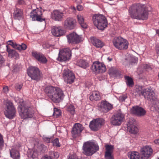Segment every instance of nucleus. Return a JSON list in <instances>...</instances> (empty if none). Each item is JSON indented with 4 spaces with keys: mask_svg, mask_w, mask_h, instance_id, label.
Returning a JSON list of instances; mask_svg holds the SVG:
<instances>
[{
    "mask_svg": "<svg viewBox=\"0 0 159 159\" xmlns=\"http://www.w3.org/2000/svg\"><path fill=\"white\" fill-rule=\"evenodd\" d=\"M105 159H114L112 153H105Z\"/></svg>",
    "mask_w": 159,
    "mask_h": 159,
    "instance_id": "44",
    "label": "nucleus"
},
{
    "mask_svg": "<svg viewBox=\"0 0 159 159\" xmlns=\"http://www.w3.org/2000/svg\"><path fill=\"white\" fill-rule=\"evenodd\" d=\"M83 127L80 123H75L73 126L72 129V133L74 137L81 133L83 129Z\"/></svg>",
    "mask_w": 159,
    "mask_h": 159,
    "instance_id": "22",
    "label": "nucleus"
},
{
    "mask_svg": "<svg viewBox=\"0 0 159 159\" xmlns=\"http://www.w3.org/2000/svg\"><path fill=\"white\" fill-rule=\"evenodd\" d=\"M156 50L157 54L159 55V43L156 46Z\"/></svg>",
    "mask_w": 159,
    "mask_h": 159,
    "instance_id": "52",
    "label": "nucleus"
},
{
    "mask_svg": "<svg viewBox=\"0 0 159 159\" xmlns=\"http://www.w3.org/2000/svg\"><path fill=\"white\" fill-rule=\"evenodd\" d=\"M90 39L92 43L97 48H102L104 45L103 42L97 38L93 37Z\"/></svg>",
    "mask_w": 159,
    "mask_h": 159,
    "instance_id": "26",
    "label": "nucleus"
},
{
    "mask_svg": "<svg viewBox=\"0 0 159 159\" xmlns=\"http://www.w3.org/2000/svg\"><path fill=\"white\" fill-rule=\"evenodd\" d=\"M67 159H78L77 156L75 154L70 155Z\"/></svg>",
    "mask_w": 159,
    "mask_h": 159,
    "instance_id": "45",
    "label": "nucleus"
},
{
    "mask_svg": "<svg viewBox=\"0 0 159 159\" xmlns=\"http://www.w3.org/2000/svg\"><path fill=\"white\" fill-rule=\"evenodd\" d=\"M18 110L21 117L24 119L31 118L33 117L34 114V109L22 102L19 104Z\"/></svg>",
    "mask_w": 159,
    "mask_h": 159,
    "instance_id": "4",
    "label": "nucleus"
},
{
    "mask_svg": "<svg viewBox=\"0 0 159 159\" xmlns=\"http://www.w3.org/2000/svg\"><path fill=\"white\" fill-rule=\"evenodd\" d=\"M127 98V95L126 94H121L117 98L120 102L124 101Z\"/></svg>",
    "mask_w": 159,
    "mask_h": 159,
    "instance_id": "40",
    "label": "nucleus"
},
{
    "mask_svg": "<svg viewBox=\"0 0 159 159\" xmlns=\"http://www.w3.org/2000/svg\"><path fill=\"white\" fill-rule=\"evenodd\" d=\"M7 51L8 53V56L12 57H13L15 59L19 57L18 54L15 50L10 49L8 45L6 46Z\"/></svg>",
    "mask_w": 159,
    "mask_h": 159,
    "instance_id": "28",
    "label": "nucleus"
},
{
    "mask_svg": "<svg viewBox=\"0 0 159 159\" xmlns=\"http://www.w3.org/2000/svg\"><path fill=\"white\" fill-rule=\"evenodd\" d=\"M140 151L141 155L147 159L152 155L153 150L151 146H146L142 148Z\"/></svg>",
    "mask_w": 159,
    "mask_h": 159,
    "instance_id": "19",
    "label": "nucleus"
},
{
    "mask_svg": "<svg viewBox=\"0 0 159 159\" xmlns=\"http://www.w3.org/2000/svg\"><path fill=\"white\" fill-rule=\"evenodd\" d=\"M63 14L62 12L59 10H55L52 14V18L56 21H61L63 17Z\"/></svg>",
    "mask_w": 159,
    "mask_h": 159,
    "instance_id": "25",
    "label": "nucleus"
},
{
    "mask_svg": "<svg viewBox=\"0 0 159 159\" xmlns=\"http://www.w3.org/2000/svg\"><path fill=\"white\" fill-rule=\"evenodd\" d=\"M18 3L19 4H22L24 3V2L23 0H19L18 1Z\"/></svg>",
    "mask_w": 159,
    "mask_h": 159,
    "instance_id": "56",
    "label": "nucleus"
},
{
    "mask_svg": "<svg viewBox=\"0 0 159 159\" xmlns=\"http://www.w3.org/2000/svg\"><path fill=\"white\" fill-rule=\"evenodd\" d=\"M99 109L104 112H107L112 108V105L106 101H103L98 104Z\"/></svg>",
    "mask_w": 159,
    "mask_h": 159,
    "instance_id": "17",
    "label": "nucleus"
},
{
    "mask_svg": "<svg viewBox=\"0 0 159 159\" xmlns=\"http://www.w3.org/2000/svg\"><path fill=\"white\" fill-rule=\"evenodd\" d=\"M41 159H51V158H50V157H46V156H44V157H43Z\"/></svg>",
    "mask_w": 159,
    "mask_h": 159,
    "instance_id": "57",
    "label": "nucleus"
},
{
    "mask_svg": "<svg viewBox=\"0 0 159 159\" xmlns=\"http://www.w3.org/2000/svg\"><path fill=\"white\" fill-rule=\"evenodd\" d=\"M136 91L140 96H143L152 103L150 107L151 111L159 114V102L153 90L151 88L145 89L142 86H139L136 88Z\"/></svg>",
    "mask_w": 159,
    "mask_h": 159,
    "instance_id": "1",
    "label": "nucleus"
},
{
    "mask_svg": "<svg viewBox=\"0 0 159 159\" xmlns=\"http://www.w3.org/2000/svg\"><path fill=\"white\" fill-rule=\"evenodd\" d=\"M75 23V21L73 18H68L64 21V26L66 28L72 30L74 28Z\"/></svg>",
    "mask_w": 159,
    "mask_h": 159,
    "instance_id": "23",
    "label": "nucleus"
},
{
    "mask_svg": "<svg viewBox=\"0 0 159 159\" xmlns=\"http://www.w3.org/2000/svg\"><path fill=\"white\" fill-rule=\"evenodd\" d=\"M76 64L77 66L84 69L86 68L89 66V64L88 62L82 59H80L78 61Z\"/></svg>",
    "mask_w": 159,
    "mask_h": 159,
    "instance_id": "31",
    "label": "nucleus"
},
{
    "mask_svg": "<svg viewBox=\"0 0 159 159\" xmlns=\"http://www.w3.org/2000/svg\"><path fill=\"white\" fill-rule=\"evenodd\" d=\"M153 142L155 144L159 145V139L155 140Z\"/></svg>",
    "mask_w": 159,
    "mask_h": 159,
    "instance_id": "55",
    "label": "nucleus"
},
{
    "mask_svg": "<svg viewBox=\"0 0 159 159\" xmlns=\"http://www.w3.org/2000/svg\"><path fill=\"white\" fill-rule=\"evenodd\" d=\"M157 159H159V158H158Z\"/></svg>",
    "mask_w": 159,
    "mask_h": 159,
    "instance_id": "63",
    "label": "nucleus"
},
{
    "mask_svg": "<svg viewBox=\"0 0 159 159\" xmlns=\"http://www.w3.org/2000/svg\"><path fill=\"white\" fill-rule=\"evenodd\" d=\"M77 18L78 22L82 27L84 29L86 28L87 27V25L84 21L83 15L81 14H79L77 15Z\"/></svg>",
    "mask_w": 159,
    "mask_h": 159,
    "instance_id": "29",
    "label": "nucleus"
},
{
    "mask_svg": "<svg viewBox=\"0 0 159 159\" xmlns=\"http://www.w3.org/2000/svg\"><path fill=\"white\" fill-rule=\"evenodd\" d=\"M152 10L150 6L146 7L139 3L134 4L129 8L128 11L130 16L133 18L145 20L148 17V12Z\"/></svg>",
    "mask_w": 159,
    "mask_h": 159,
    "instance_id": "2",
    "label": "nucleus"
},
{
    "mask_svg": "<svg viewBox=\"0 0 159 159\" xmlns=\"http://www.w3.org/2000/svg\"><path fill=\"white\" fill-rule=\"evenodd\" d=\"M108 72L110 74L116 75L119 71L116 67H111L109 69Z\"/></svg>",
    "mask_w": 159,
    "mask_h": 159,
    "instance_id": "38",
    "label": "nucleus"
},
{
    "mask_svg": "<svg viewBox=\"0 0 159 159\" xmlns=\"http://www.w3.org/2000/svg\"><path fill=\"white\" fill-rule=\"evenodd\" d=\"M43 140L46 142L49 143L50 142L51 138L47 137H44L43 138Z\"/></svg>",
    "mask_w": 159,
    "mask_h": 159,
    "instance_id": "47",
    "label": "nucleus"
},
{
    "mask_svg": "<svg viewBox=\"0 0 159 159\" xmlns=\"http://www.w3.org/2000/svg\"><path fill=\"white\" fill-rule=\"evenodd\" d=\"M51 33L55 36L59 37L63 35L65 31L61 27L53 26L51 29Z\"/></svg>",
    "mask_w": 159,
    "mask_h": 159,
    "instance_id": "24",
    "label": "nucleus"
},
{
    "mask_svg": "<svg viewBox=\"0 0 159 159\" xmlns=\"http://www.w3.org/2000/svg\"><path fill=\"white\" fill-rule=\"evenodd\" d=\"M112 42L115 47L119 50H125L128 48V43L127 40L121 37L115 38Z\"/></svg>",
    "mask_w": 159,
    "mask_h": 159,
    "instance_id": "8",
    "label": "nucleus"
},
{
    "mask_svg": "<svg viewBox=\"0 0 159 159\" xmlns=\"http://www.w3.org/2000/svg\"><path fill=\"white\" fill-rule=\"evenodd\" d=\"M91 69L96 74L103 73L106 70L105 65L103 63L99 61L94 62L92 66Z\"/></svg>",
    "mask_w": 159,
    "mask_h": 159,
    "instance_id": "11",
    "label": "nucleus"
},
{
    "mask_svg": "<svg viewBox=\"0 0 159 159\" xmlns=\"http://www.w3.org/2000/svg\"><path fill=\"white\" fill-rule=\"evenodd\" d=\"M7 44L8 45H10L13 48H14L16 49V47L17 46V44L16 43L13 42L12 40H9L8 41L7 43Z\"/></svg>",
    "mask_w": 159,
    "mask_h": 159,
    "instance_id": "42",
    "label": "nucleus"
},
{
    "mask_svg": "<svg viewBox=\"0 0 159 159\" xmlns=\"http://www.w3.org/2000/svg\"><path fill=\"white\" fill-rule=\"evenodd\" d=\"M156 33L159 35V29L156 30Z\"/></svg>",
    "mask_w": 159,
    "mask_h": 159,
    "instance_id": "59",
    "label": "nucleus"
},
{
    "mask_svg": "<svg viewBox=\"0 0 159 159\" xmlns=\"http://www.w3.org/2000/svg\"><path fill=\"white\" fill-rule=\"evenodd\" d=\"M23 11L21 9L16 8L13 13V17L15 19L20 20L22 18Z\"/></svg>",
    "mask_w": 159,
    "mask_h": 159,
    "instance_id": "27",
    "label": "nucleus"
},
{
    "mask_svg": "<svg viewBox=\"0 0 159 159\" xmlns=\"http://www.w3.org/2000/svg\"><path fill=\"white\" fill-rule=\"evenodd\" d=\"M83 153L87 156L92 155L99 149L98 145L93 142H85L82 147Z\"/></svg>",
    "mask_w": 159,
    "mask_h": 159,
    "instance_id": "5",
    "label": "nucleus"
},
{
    "mask_svg": "<svg viewBox=\"0 0 159 159\" xmlns=\"http://www.w3.org/2000/svg\"><path fill=\"white\" fill-rule=\"evenodd\" d=\"M126 82L127 86L131 87L134 85V82L132 79L128 76H125V77Z\"/></svg>",
    "mask_w": 159,
    "mask_h": 159,
    "instance_id": "36",
    "label": "nucleus"
},
{
    "mask_svg": "<svg viewBox=\"0 0 159 159\" xmlns=\"http://www.w3.org/2000/svg\"><path fill=\"white\" fill-rule=\"evenodd\" d=\"M60 115L61 112L60 111L57 109L54 108L53 113L54 116L56 117H57Z\"/></svg>",
    "mask_w": 159,
    "mask_h": 159,
    "instance_id": "43",
    "label": "nucleus"
},
{
    "mask_svg": "<svg viewBox=\"0 0 159 159\" xmlns=\"http://www.w3.org/2000/svg\"><path fill=\"white\" fill-rule=\"evenodd\" d=\"M125 116L121 112H118L114 114L111 117V122L114 125L119 126L120 125L124 119Z\"/></svg>",
    "mask_w": 159,
    "mask_h": 159,
    "instance_id": "12",
    "label": "nucleus"
},
{
    "mask_svg": "<svg viewBox=\"0 0 159 159\" xmlns=\"http://www.w3.org/2000/svg\"><path fill=\"white\" fill-rule=\"evenodd\" d=\"M71 9L72 10H75V8L74 7H71Z\"/></svg>",
    "mask_w": 159,
    "mask_h": 159,
    "instance_id": "60",
    "label": "nucleus"
},
{
    "mask_svg": "<svg viewBox=\"0 0 159 159\" xmlns=\"http://www.w3.org/2000/svg\"><path fill=\"white\" fill-rule=\"evenodd\" d=\"M8 87L7 86H6L4 87H3V91L4 93H7L8 92Z\"/></svg>",
    "mask_w": 159,
    "mask_h": 159,
    "instance_id": "53",
    "label": "nucleus"
},
{
    "mask_svg": "<svg viewBox=\"0 0 159 159\" xmlns=\"http://www.w3.org/2000/svg\"><path fill=\"white\" fill-rule=\"evenodd\" d=\"M129 159H142L140 154L137 152H132L129 153Z\"/></svg>",
    "mask_w": 159,
    "mask_h": 159,
    "instance_id": "30",
    "label": "nucleus"
},
{
    "mask_svg": "<svg viewBox=\"0 0 159 159\" xmlns=\"http://www.w3.org/2000/svg\"><path fill=\"white\" fill-rule=\"evenodd\" d=\"M28 157L34 159L36 157L37 155V152L34 149L29 150L28 152Z\"/></svg>",
    "mask_w": 159,
    "mask_h": 159,
    "instance_id": "35",
    "label": "nucleus"
},
{
    "mask_svg": "<svg viewBox=\"0 0 159 159\" xmlns=\"http://www.w3.org/2000/svg\"><path fill=\"white\" fill-rule=\"evenodd\" d=\"M79 1V3L81 2V0H78Z\"/></svg>",
    "mask_w": 159,
    "mask_h": 159,
    "instance_id": "61",
    "label": "nucleus"
},
{
    "mask_svg": "<svg viewBox=\"0 0 159 159\" xmlns=\"http://www.w3.org/2000/svg\"><path fill=\"white\" fill-rule=\"evenodd\" d=\"M52 155H53L54 158L57 159L59 157V155L57 152H52Z\"/></svg>",
    "mask_w": 159,
    "mask_h": 159,
    "instance_id": "48",
    "label": "nucleus"
},
{
    "mask_svg": "<svg viewBox=\"0 0 159 159\" xmlns=\"http://www.w3.org/2000/svg\"><path fill=\"white\" fill-rule=\"evenodd\" d=\"M27 73L32 79L37 81L40 80L42 77L41 73L39 68L36 67H30L28 69Z\"/></svg>",
    "mask_w": 159,
    "mask_h": 159,
    "instance_id": "9",
    "label": "nucleus"
},
{
    "mask_svg": "<svg viewBox=\"0 0 159 159\" xmlns=\"http://www.w3.org/2000/svg\"><path fill=\"white\" fill-rule=\"evenodd\" d=\"M127 129L129 132L132 134H135L138 132V129L136 126V123L134 119L129 120L127 124Z\"/></svg>",
    "mask_w": 159,
    "mask_h": 159,
    "instance_id": "16",
    "label": "nucleus"
},
{
    "mask_svg": "<svg viewBox=\"0 0 159 159\" xmlns=\"http://www.w3.org/2000/svg\"><path fill=\"white\" fill-rule=\"evenodd\" d=\"M22 86V85L21 84H16V89L17 90H20Z\"/></svg>",
    "mask_w": 159,
    "mask_h": 159,
    "instance_id": "50",
    "label": "nucleus"
},
{
    "mask_svg": "<svg viewBox=\"0 0 159 159\" xmlns=\"http://www.w3.org/2000/svg\"><path fill=\"white\" fill-rule=\"evenodd\" d=\"M10 153L11 157L13 158L16 159L20 157L19 152L15 149H12L10 151Z\"/></svg>",
    "mask_w": 159,
    "mask_h": 159,
    "instance_id": "34",
    "label": "nucleus"
},
{
    "mask_svg": "<svg viewBox=\"0 0 159 159\" xmlns=\"http://www.w3.org/2000/svg\"><path fill=\"white\" fill-rule=\"evenodd\" d=\"M36 10H33L31 12L30 15V17L33 20H37L38 21H42L44 20V19H43L41 18L42 14L41 11H36Z\"/></svg>",
    "mask_w": 159,
    "mask_h": 159,
    "instance_id": "21",
    "label": "nucleus"
},
{
    "mask_svg": "<svg viewBox=\"0 0 159 159\" xmlns=\"http://www.w3.org/2000/svg\"><path fill=\"white\" fill-rule=\"evenodd\" d=\"M77 9L78 11H81L83 9V7L80 5H78L77 6Z\"/></svg>",
    "mask_w": 159,
    "mask_h": 159,
    "instance_id": "51",
    "label": "nucleus"
},
{
    "mask_svg": "<svg viewBox=\"0 0 159 159\" xmlns=\"http://www.w3.org/2000/svg\"><path fill=\"white\" fill-rule=\"evenodd\" d=\"M94 25L98 29L103 30L107 25V21L105 16L101 14H95L93 17Z\"/></svg>",
    "mask_w": 159,
    "mask_h": 159,
    "instance_id": "6",
    "label": "nucleus"
},
{
    "mask_svg": "<svg viewBox=\"0 0 159 159\" xmlns=\"http://www.w3.org/2000/svg\"><path fill=\"white\" fill-rule=\"evenodd\" d=\"M1 0H0V1H1Z\"/></svg>",
    "mask_w": 159,
    "mask_h": 159,
    "instance_id": "64",
    "label": "nucleus"
},
{
    "mask_svg": "<svg viewBox=\"0 0 159 159\" xmlns=\"http://www.w3.org/2000/svg\"><path fill=\"white\" fill-rule=\"evenodd\" d=\"M63 77L64 81L67 84L72 83L75 79L74 74L69 69L65 70L63 73Z\"/></svg>",
    "mask_w": 159,
    "mask_h": 159,
    "instance_id": "14",
    "label": "nucleus"
},
{
    "mask_svg": "<svg viewBox=\"0 0 159 159\" xmlns=\"http://www.w3.org/2000/svg\"><path fill=\"white\" fill-rule=\"evenodd\" d=\"M131 112L138 116H142L145 115L146 111L143 108L138 106L133 107L131 109Z\"/></svg>",
    "mask_w": 159,
    "mask_h": 159,
    "instance_id": "20",
    "label": "nucleus"
},
{
    "mask_svg": "<svg viewBox=\"0 0 159 159\" xmlns=\"http://www.w3.org/2000/svg\"><path fill=\"white\" fill-rule=\"evenodd\" d=\"M106 151L105 153H112L114 147L113 146L109 145H107L105 146Z\"/></svg>",
    "mask_w": 159,
    "mask_h": 159,
    "instance_id": "37",
    "label": "nucleus"
},
{
    "mask_svg": "<svg viewBox=\"0 0 159 159\" xmlns=\"http://www.w3.org/2000/svg\"><path fill=\"white\" fill-rule=\"evenodd\" d=\"M44 91L49 98L54 102H59L64 97L63 91L58 87L48 86L45 87Z\"/></svg>",
    "mask_w": 159,
    "mask_h": 159,
    "instance_id": "3",
    "label": "nucleus"
},
{
    "mask_svg": "<svg viewBox=\"0 0 159 159\" xmlns=\"http://www.w3.org/2000/svg\"><path fill=\"white\" fill-rule=\"evenodd\" d=\"M4 62L3 58L2 55L0 54V64Z\"/></svg>",
    "mask_w": 159,
    "mask_h": 159,
    "instance_id": "54",
    "label": "nucleus"
},
{
    "mask_svg": "<svg viewBox=\"0 0 159 159\" xmlns=\"http://www.w3.org/2000/svg\"><path fill=\"white\" fill-rule=\"evenodd\" d=\"M107 59L108 60L109 62L111 61H112V59L111 58H110V57H108L107 58Z\"/></svg>",
    "mask_w": 159,
    "mask_h": 159,
    "instance_id": "58",
    "label": "nucleus"
},
{
    "mask_svg": "<svg viewBox=\"0 0 159 159\" xmlns=\"http://www.w3.org/2000/svg\"><path fill=\"white\" fill-rule=\"evenodd\" d=\"M13 71L14 72H16L19 70V68L17 66H13Z\"/></svg>",
    "mask_w": 159,
    "mask_h": 159,
    "instance_id": "49",
    "label": "nucleus"
},
{
    "mask_svg": "<svg viewBox=\"0 0 159 159\" xmlns=\"http://www.w3.org/2000/svg\"><path fill=\"white\" fill-rule=\"evenodd\" d=\"M66 108L67 112L70 114L74 115L75 113V108L73 105L71 104H68Z\"/></svg>",
    "mask_w": 159,
    "mask_h": 159,
    "instance_id": "33",
    "label": "nucleus"
},
{
    "mask_svg": "<svg viewBox=\"0 0 159 159\" xmlns=\"http://www.w3.org/2000/svg\"><path fill=\"white\" fill-rule=\"evenodd\" d=\"M4 114L10 119L13 118L16 116V110L13 103L10 101H7L5 103Z\"/></svg>",
    "mask_w": 159,
    "mask_h": 159,
    "instance_id": "7",
    "label": "nucleus"
},
{
    "mask_svg": "<svg viewBox=\"0 0 159 159\" xmlns=\"http://www.w3.org/2000/svg\"><path fill=\"white\" fill-rule=\"evenodd\" d=\"M85 159H88V158H86Z\"/></svg>",
    "mask_w": 159,
    "mask_h": 159,
    "instance_id": "62",
    "label": "nucleus"
},
{
    "mask_svg": "<svg viewBox=\"0 0 159 159\" xmlns=\"http://www.w3.org/2000/svg\"><path fill=\"white\" fill-rule=\"evenodd\" d=\"M26 48L27 46L26 45L22 43L21 45L17 44L16 49L20 51H21V50H24L26 49Z\"/></svg>",
    "mask_w": 159,
    "mask_h": 159,
    "instance_id": "39",
    "label": "nucleus"
},
{
    "mask_svg": "<svg viewBox=\"0 0 159 159\" xmlns=\"http://www.w3.org/2000/svg\"><path fill=\"white\" fill-rule=\"evenodd\" d=\"M143 68L147 71H149L151 69L150 66L147 64L143 65Z\"/></svg>",
    "mask_w": 159,
    "mask_h": 159,
    "instance_id": "46",
    "label": "nucleus"
},
{
    "mask_svg": "<svg viewBox=\"0 0 159 159\" xmlns=\"http://www.w3.org/2000/svg\"><path fill=\"white\" fill-rule=\"evenodd\" d=\"M104 123V120L102 119H94L90 121L89 127L92 130L94 131H97Z\"/></svg>",
    "mask_w": 159,
    "mask_h": 159,
    "instance_id": "15",
    "label": "nucleus"
},
{
    "mask_svg": "<svg viewBox=\"0 0 159 159\" xmlns=\"http://www.w3.org/2000/svg\"><path fill=\"white\" fill-rule=\"evenodd\" d=\"M71 52L69 48L62 49L59 50L58 56L57 58L60 61H66L70 59Z\"/></svg>",
    "mask_w": 159,
    "mask_h": 159,
    "instance_id": "10",
    "label": "nucleus"
},
{
    "mask_svg": "<svg viewBox=\"0 0 159 159\" xmlns=\"http://www.w3.org/2000/svg\"><path fill=\"white\" fill-rule=\"evenodd\" d=\"M32 55L33 57L40 63L45 64L47 61V60L45 56L40 52L32 51Z\"/></svg>",
    "mask_w": 159,
    "mask_h": 159,
    "instance_id": "18",
    "label": "nucleus"
},
{
    "mask_svg": "<svg viewBox=\"0 0 159 159\" xmlns=\"http://www.w3.org/2000/svg\"><path fill=\"white\" fill-rule=\"evenodd\" d=\"M66 37L69 43L77 44L82 41L81 37L75 32L69 34L66 36Z\"/></svg>",
    "mask_w": 159,
    "mask_h": 159,
    "instance_id": "13",
    "label": "nucleus"
},
{
    "mask_svg": "<svg viewBox=\"0 0 159 159\" xmlns=\"http://www.w3.org/2000/svg\"><path fill=\"white\" fill-rule=\"evenodd\" d=\"M53 145L54 146H55L57 147H60V144L59 142L58 138H56L52 141Z\"/></svg>",
    "mask_w": 159,
    "mask_h": 159,
    "instance_id": "41",
    "label": "nucleus"
},
{
    "mask_svg": "<svg viewBox=\"0 0 159 159\" xmlns=\"http://www.w3.org/2000/svg\"><path fill=\"white\" fill-rule=\"evenodd\" d=\"M90 99L91 101L98 100L100 99L99 92L94 91L93 92L92 94L90 96Z\"/></svg>",
    "mask_w": 159,
    "mask_h": 159,
    "instance_id": "32",
    "label": "nucleus"
}]
</instances>
